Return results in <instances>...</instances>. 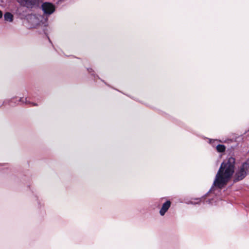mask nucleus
<instances>
[{"instance_id": "0eeeda50", "label": "nucleus", "mask_w": 249, "mask_h": 249, "mask_svg": "<svg viewBox=\"0 0 249 249\" xmlns=\"http://www.w3.org/2000/svg\"><path fill=\"white\" fill-rule=\"evenodd\" d=\"M4 19L6 21L12 22L14 20V16L10 12H6L4 15Z\"/></svg>"}, {"instance_id": "20e7f679", "label": "nucleus", "mask_w": 249, "mask_h": 249, "mask_svg": "<svg viewBox=\"0 0 249 249\" xmlns=\"http://www.w3.org/2000/svg\"><path fill=\"white\" fill-rule=\"evenodd\" d=\"M17 1L21 6L32 8L38 6L43 0H17Z\"/></svg>"}, {"instance_id": "39448f33", "label": "nucleus", "mask_w": 249, "mask_h": 249, "mask_svg": "<svg viewBox=\"0 0 249 249\" xmlns=\"http://www.w3.org/2000/svg\"><path fill=\"white\" fill-rule=\"evenodd\" d=\"M41 9L45 16H49L52 14L55 10V6L53 4L47 2L42 4Z\"/></svg>"}, {"instance_id": "423d86ee", "label": "nucleus", "mask_w": 249, "mask_h": 249, "mask_svg": "<svg viewBox=\"0 0 249 249\" xmlns=\"http://www.w3.org/2000/svg\"><path fill=\"white\" fill-rule=\"evenodd\" d=\"M171 206V202L170 201H166L163 204L161 208L160 211V213L161 215L163 216L165 214L166 212L168 211Z\"/></svg>"}, {"instance_id": "6e6552de", "label": "nucleus", "mask_w": 249, "mask_h": 249, "mask_svg": "<svg viewBox=\"0 0 249 249\" xmlns=\"http://www.w3.org/2000/svg\"><path fill=\"white\" fill-rule=\"evenodd\" d=\"M216 150L219 152H223L225 151L226 147L223 144H218L216 146Z\"/></svg>"}, {"instance_id": "9d476101", "label": "nucleus", "mask_w": 249, "mask_h": 249, "mask_svg": "<svg viewBox=\"0 0 249 249\" xmlns=\"http://www.w3.org/2000/svg\"><path fill=\"white\" fill-rule=\"evenodd\" d=\"M19 101H20V102H23V101H22V98H20V99H19Z\"/></svg>"}, {"instance_id": "1a4fd4ad", "label": "nucleus", "mask_w": 249, "mask_h": 249, "mask_svg": "<svg viewBox=\"0 0 249 249\" xmlns=\"http://www.w3.org/2000/svg\"><path fill=\"white\" fill-rule=\"evenodd\" d=\"M3 13L0 10V18L2 17Z\"/></svg>"}, {"instance_id": "f257e3e1", "label": "nucleus", "mask_w": 249, "mask_h": 249, "mask_svg": "<svg viewBox=\"0 0 249 249\" xmlns=\"http://www.w3.org/2000/svg\"><path fill=\"white\" fill-rule=\"evenodd\" d=\"M235 162V160L232 157L222 162L215 177L210 191L215 188L221 189L227 184L234 173Z\"/></svg>"}, {"instance_id": "f03ea898", "label": "nucleus", "mask_w": 249, "mask_h": 249, "mask_svg": "<svg viewBox=\"0 0 249 249\" xmlns=\"http://www.w3.org/2000/svg\"><path fill=\"white\" fill-rule=\"evenodd\" d=\"M249 173V160L243 162L236 171L234 176L235 181H238L244 179Z\"/></svg>"}, {"instance_id": "7ed1b4c3", "label": "nucleus", "mask_w": 249, "mask_h": 249, "mask_svg": "<svg viewBox=\"0 0 249 249\" xmlns=\"http://www.w3.org/2000/svg\"><path fill=\"white\" fill-rule=\"evenodd\" d=\"M29 22H30L34 27L39 25L46 26L48 18L39 15L31 14L27 17Z\"/></svg>"}]
</instances>
